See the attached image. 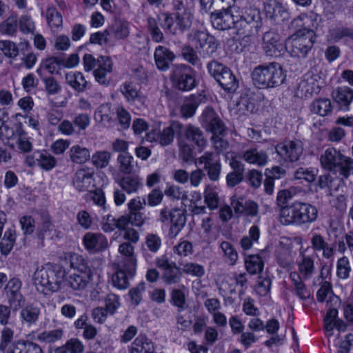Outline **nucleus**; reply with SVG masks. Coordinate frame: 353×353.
<instances>
[{
    "instance_id": "1",
    "label": "nucleus",
    "mask_w": 353,
    "mask_h": 353,
    "mask_svg": "<svg viewBox=\"0 0 353 353\" xmlns=\"http://www.w3.org/2000/svg\"><path fill=\"white\" fill-rule=\"evenodd\" d=\"M206 145L205 133L199 127L191 123L182 124L179 137V156L183 163L190 164L194 161L195 147L202 151Z\"/></svg>"
},
{
    "instance_id": "2",
    "label": "nucleus",
    "mask_w": 353,
    "mask_h": 353,
    "mask_svg": "<svg viewBox=\"0 0 353 353\" xmlns=\"http://www.w3.org/2000/svg\"><path fill=\"white\" fill-rule=\"evenodd\" d=\"M280 220L285 225H301L314 222L318 217L317 208L309 203L295 201L280 210Z\"/></svg>"
},
{
    "instance_id": "3",
    "label": "nucleus",
    "mask_w": 353,
    "mask_h": 353,
    "mask_svg": "<svg viewBox=\"0 0 353 353\" xmlns=\"http://www.w3.org/2000/svg\"><path fill=\"white\" fill-rule=\"evenodd\" d=\"M254 85L260 89L281 85L286 79V72L277 62L264 63L255 67L252 72Z\"/></svg>"
},
{
    "instance_id": "4",
    "label": "nucleus",
    "mask_w": 353,
    "mask_h": 353,
    "mask_svg": "<svg viewBox=\"0 0 353 353\" xmlns=\"http://www.w3.org/2000/svg\"><path fill=\"white\" fill-rule=\"evenodd\" d=\"M65 276V270L57 264L46 263L34 272L33 280L39 292L44 294L57 292Z\"/></svg>"
},
{
    "instance_id": "5",
    "label": "nucleus",
    "mask_w": 353,
    "mask_h": 353,
    "mask_svg": "<svg viewBox=\"0 0 353 353\" xmlns=\"http://www.w3.org/2000/svg\"><path fill=\"white\" fill-rule=\"evenodd\" d=\"M315 39L316 33L313 30H299L285 40V49L292 57L304 59L312 49Z\"/></svg>"
},
{
    "instance_id": "6",
    "label": "nucleus",
    "mask_w": 353,
    "mask_h": 353,
    "mask_svg": "<svg viewBox=\"0 0 353 353\" xmlns=\"http://www.w3.org/2000/svg\"><path fill=\"white\" fill-rule=\"evenodd\" d=\"M201 122L207 130L213 134L212 140L217 152H221L225 150L228 146V143L220 137L225 132V128L223 121L212 108H207L203 110Z\"/></svg>"
},
{
    "instance_id": "7",
    "label": "nucleus",
    "mask_w": 353,
    "mask_h": 353,
    "mask_svg": "<svg viewBox=\"0 0 353 353\" xmlns=\"http://www.w3.org/2000/svg\"><path fill=\"white\" fill-rule=\"evenodd\" d=\"M170 79L174 87L181 91H190L196 86L195 71L186 64L174 65Z\"/></svg>"
},
{
    "instance_id": "8",
    "label": "nucleus",
    "mask_w": 353,
    "mask_h": 353,
    "mask_svg": "<svg viewBox=\"0 0 353 353\" xmlns=\"http://www.w3.org/2000/svg\"><path fill=\"white\" fill-rule=\"evenodd\" d=\"M207 67L210 74L225 91L228 92L236 91L239 87L238 81L228 67L216 61L208 63Z\"/></svg>"
},
{
    "instance_id": "9",
    "label": "nucleus",
    "mask_w": 353,
    "mask_h": 353,
    "mask_svg": "<svg viewBox=\"0 0 353 353\" xmlns=\"http://www.w3.org/2000/svg\"><path fill=\"white\" fill-rule=\"evenodd\" d=\"M188 38L194 43L195 49L200 56L204 59L213 57L219 46L216 39L205 31H195L190 34Z\"/></svg>"
},
{
    "instance_id": "10",
    "label": "nucleus",
    "mask_w": 353,
    "mask_h": 353,
    "mask_svg": "<svg viewBox=\"0 0 353 353\" xmlns=\"http://www.w3.org/2000/svg\"><path fill=\"white\" fill-rule=\"evenodd\" d=\"M22 281L18 277L8 280L4 287V293L10 308L17 311L26 304V298L22 294Z\"/></svg>"
},
{
    "instance_id": "11",
    "label": "nucleus",
    "mask_w": 353,
    "mask_h": 353,
    "mask_svg": "<svg viewBox=\"0 0 353 353\" xmlns=\"http://www.w3.org/2000/svg\"><path fill=\"white\" fill-rule=\"evenodd\" d=\"M275 150L285 161L296 162L303 154V145L299 139H285L275 146Z\"/></svg>"
},
{
    "instance_id": "12",
    "label": "nucleus",
    "mask_w": 353,
    "mask_h": 353,
    "mask_svg": "<svg viewBox=\"0 0 353 353\" xmlns=\"http://www.w3.org/2000/svg\"><path fill=\"white\" fill-rule=\"evenodd\" d=\"M195 164L203 165V170L210 181L219 179L221 164L219 156L212 152H205L200 157L194 159Z\"/></svg>"
},
{
    "instance_id": "13",
    "label": "nucleus",
    "mask_w": 353,
    "mask_h": 353,
    "mask_svg": "<svg viewBox=\"0 0 353 353\" xmlns=\"http://www.w3.org/2000/svg\"><path fill=\"white\" fill-rule=\"evenodd\" d=\"M182 130V123L178 121H172L170 125L159 131L157 134L154 132L148 134V139L150 141L157 140L162 146H168L172 144L176 135L177 145H179V137Z\"/></svg>"
},
{
    "instance_id": "14",
    "label": "nucleus",
    "mask_w": 353,
    "mask_h": 353,
    "mask_svg": "<svg viewBox=\"0 0 353 353\" xmlns=\"http://www.w3.org/2000/svg\"><path fill=\"white\" fill-rule=\"evenodd\" d=\"M262 48L265 54L271 57L281 56L285 50V45L281 43V35L274 30L264 33Z\"/></svg>"
},
{
    "instance_id": "15",
    "label": "nucleus",
    "mask_w": 353,
    "mask_h": 353,
    "mask_svg": "<svg viewBox=\"0 0 353 353\" xmlns=\"http://www.w3.org/2000/svg\"><path fill=\"white\" fill-rule=\"evenodd\" d=\"M210 21L215 29L221 31L230 30L235 24L234 16L231 10L227 8L212 12L210 14Z\"/></svg>"
},
{
    "instance_id": "16",
    "label": "nucleus",
    "mask_w": 353,
    "mask_h": 353,
    "mask_svg": "<svg viewBox=\"0 0 353 353\" xmlns=\"http://www.w3.org/2000/svg\"><path fill=\"white\" fill-rule=\"evenodd\" d=\"M3 129L6 131V138L8 139L16 140L18 148L23 152H29L32 150V143L27 138V134L23 129L21 123H19L15 126V129L12 130L8 125H3Z\"/></svg>"
},
{
    "instance_id": "17",
    "label": "nucleus",
    "mask_w": 353,
    "mask_h": 353,
    "mask_svg": "<svg viewBox=\"0 0 353 353\" xmlns=\"http://www.w3.org/2000/svg\"><path fill=\"white\" fill-rule=\"evenodd\" d=\"M263 10L267 18L279 23L288 19L287 10L276 0H268L264 3Z\"/></svg>"
},
{
    "instance_id": "18",
    "label": "nucleus",
    "mask_w": 353,
    "mask_h": 353,
    "mask_svg": "<svg viewBox=\"0 0 353 353\" xmlns=\"http://www.w3.org/2000/svg\"><path fill=\"white\" fill-rule=\"evenodd\" d=\"M83 242L85 249L92 252L103 251L108 247L107 239L100 233H86L83 238Z\"/></svg>"
},
{
    "instance_id": "19",
    "label": "nucleus",
    "mask_w": 353,
    "mask_h": 353,
    "mask_svg": "<svg viewBox=\"0 0 353 353\" xmlns=\"http://www.w3.org/2000/svg\"><path fill=\"white\" fill-rule=\"evenodd\" d=\"M154 57L157 68L161 71L168 70L176 57L172 51L163 46L156 48Z\"/></svg>"
},
{
    "instance_id": "20",
    "label": "nucleus",
    "mask_w": 353,
    "mask_h": 353,
    "mask_svg": "<svg viewBox=\"0 0 353 353\" xmlns=\"http://www.w3.org/2000/svg\"><path fill=\"white\" fill-rule=\"evenodd\" d=\"M341 158L342 153L339 150L334 148H329L321 154L320 161L324 169L335 174Z\"/></svg>"
},
{
    "instance_id": "21",
    "label": "nucleus",
    "mask_w": 353,
    "mask_h": 353,
    "mask_svg": "<svg viewBox=\"0 0 353 353\" xmlns=\"http://www.w3.org/2000/svg\"><path fill=\"white\" fill-rule=\"evenodd\" d=\"M98 67L94 71L96 81L101 85H108L107 74L112 71V63L109 57L101 56L97 59Z\"/></svg>"
},
{
    "instance_id": "22",
    "label": "nucleus",
    "mask_w": 353,
    "mask_h": 353,
    "mask_svg": "<svg viewBox=\"0 0 353 353\" xmlns=\"http://www.w3.org/2000/svg\"><path fill=\"white\" fill-rule=\"evenodd\" d=\"M240 157L247 163L258 166H264L268 159L266 152L256 148H251L242 152Z\"/></svg>"
},
{
    "instance_id": "23",
    "label": "nucleus",
    "mask_w": 353,
    "mask_h": 353,
    "mask_svg": "<svg viewBox=\"0 0 353 353\" xmlns=\"http://www.w3.org/2000/svg\"><path fill=\"white\" fill-rule=\"evenodd\" d=\"M332 95L341 108L347 109L353 100V90L347 86L338 87L333 90Z\"/></svg>"
},
{
    "instance_id": "24",
    "label": "nucleus",
    "mask_w": 353,
    "mask_h": 353,
    "mask_svg": "<svg viewBox=\"0 0 353 353\" xmlns=\"http://www.w3.org/2000/svg\"><path fill=\"white\" fill-rule=\"evenodd\" d=\"M65 260L69 263L70 267L77 272L92 274L88 261L83 256L70 252L65 255Z\"/></svg>"
},
{
    "instance_id": "25",
    "label": "nucleus",
    "mask_w": 353,
    "mask_h": 353,
    "mask_svg": "<svg viewBox=\"0 0 353 353\" xmlns=\"http://www.w3.org/2000/svg\"><path fill=\"white\" fill-rule=\"evenodd\" d=\"M92 274L74 272L66 279L67 285L73 290H83L92 280Z\"/></svg>"
},
{
    "instance_id": "26",
    "label": "nucleus",
    "mask_w": 353,
    "mask_h": 353,
    "mask_svg": "<svg viewBox=\"0 0 353 353\" xmlns=\"http://www.w3.org/2000/svg\"><path fill=\"white\" fill-rule=\"evenodd\" d=\"M118 183L122 190L129 194L137 193L143 187L141 179L139 176H132L129 174L121 177Z\"/></svg>"
},
{
    "instance_id": "27",
    "label": "nucleus",
    "mask_w": 353,
    "mask_h": 353,
    "mask_svg": "<svg viewBox=\"0 0 353 353\" xmlns=\"http://www.w3.org/2000/svg\"><path fill=\"white\" fill-rule=\"evenodd\" d=\"M316 91L314 79L312 76H304L298 83L295 95L299 98H308Z\"/></svg>"
},
{
    "instance_id": "28",
    "label": "nucleus",
    "mask_w": 353,
    "mask_h": 353,
    "mask_svg": "<svg viewBox=\"0 0 353 353\" xmlns=\"http://www.w3.org/2000/svg\"><path fill=\"white\" fill-rule=\"evenodd\" d=\"M311 245L314 251L323 252V256L329 259L334 254L333 248L327 243L324 237L320 234L315 233L311 238Z\"/></svg>"
},
{
    "instance_id": "29",
    "label": "nucleus",
    "mask_w": 353,
    "mask_h": 353,
    "mask_svg": "<svg viewBox=\"0 0 353 353\" xmlns=\"http://www.w3.org/2000/svg\"><path fill=\"white\" fill-rule=\"evenodd\" d=\"M8 353H43V351L39 345L33 342L19 341L9 347Z\"/></svg>"
},
{
    "instance_id": "30",
    "label": "nucleus",
    "mask_w": 353,
    "mask_h": 353,
    "mask_svg": "<svg viewBox=\"0 0 353 353\" xmlns=\"http://www.w3.org/2000/svg\"><path fill=\"white\" fill-rule=\"evenodd\" d=\"M186 222L185 210L179 208L172 210V219L170 223L172 226L170 234L174 236L181 230Z\"/></svg>"
},
{
    "instance_id": "31",
    "label": "nucleus",
    "mask_w": 353,
    "mask_h": 353,
    "mask_svg": "<svg viewBox=\"0 0 353 353\" xmlns=\"http://www.w3.org/2000/svg\"><path fill=\"white\" fill-rule=\"evenodd\" d=\"M92 183V174L88 171L81 169L76 172L73 184L79 191L88 190L91 187Z\"/></svg>"
},
{
    "instance_id": "32",
    "label": "nucleus",
    "mask_w": 353,
    "mask_h": 353,
    "mask_svg": "<svg viewBox=\"0 0 353 353\" xmlns=\"http://www.w3.org/2000/svg\"><path fill=\"white\" fill-rule=\"evenodd\" d=\"M105 33L117 39H124L130 34L129 23L124 21H116L105 30Z\"/></svg>"
},
{
    "instance_id": "33",
    "label": "nucleus",
    "mask_w": 353,
    "mask_h": 353,
    "mask_svg": "<svg viewBox=\"0 0 353 353\" xmlns=\"http://www.w3.org/2000/svg\"><path fill=\"white\" fill-rule=\"evenodd\" d=\"M65 80L67 83L78 92H84L88 85V82L80 72L67 74Z\"/></svg>"
},
{
    "instance_id": "34",
    "label": "nucleus",
    "mask_w": 353,
    "mask_h": 353,
    "mask_svg": "<svg viewBox=\"0 0 353 353\" xmlns=\"http://www.w3.org/2000/svg\"><path fill=\"white\" fill-rule=\"evenodd\" d=\"M135 270L132 274H129V265L123 269H119L112 276V283L114 287L124 290L129 286V279L134 276Z\"/></svg>"
},
{
    "instance_id": "35",
    "label": "nucleus",
    "mask_w": 353,
    "mask_h": 353,
    "mask_svg": "<svg viewBox=\"0 0 353 353\" xmlns=\"http://www.w3.org/2000/svg\"><path fill=\"white\" fill-rule=\"evenodd\" d=\"M245 267L250 274H257L263 271L264 262L259 254H250L245 258Z\"/></svg>"
},
{
    "instance_id": "36",
    "label": "nucleus",
    "mask_w": 353,
    "mask_h": 353,
    "mask_svg": "<svg viewBox=\"0 0 353 353\" xmlns=\"http://www.w3.org/2000/svg\"><path fill=\"white\" fill-rule=\"evenodd\" d=\"M130 353H154V346L150 339L140 336L132 343Z\"/></svg>"
},
{
    "instance_id": "37",
    "label": "nucleus",
    "mask_w": 353,
    "mask_h": 353,
    "mask_svg": "<svg viewBox=\"0 0 353 353\" xmlns=\"http://www.w3.org/2000/svg\"><path fill=\"white\" fill-rule=\"evenodd\" d=\"M32 157L37 163V165L46 171L52 170L57 165V161L54 157L46 152H35Z\"/></svg>"
},
{
    "instance_id": "38",
    "label": "nucleus",
    "mask_w": 353,
    "mask_h": 353,
    "mask_svg": "<svg viewBox=\"0 0 353 353\" xmlns=\"http://www.w3.org/2000/svg\"><path fill=\"white\" fill-rule=\"evenodd\" d=\"M117 162L118 169L121 173L130 174L134 172V158L128 152L119 154Z\"/></svg>"
},
{
    "instance_id": "39",
    "label": "nucleus",
    "mask_w": 353,
    "mask_h": 353,
    "mask_svg": "<svg viewBox=\"0 0 353 353\" xmlns=\"http://www.w3.org/2000/svg\"><path fill=\"white\" fill-rule=\"evenodd\" d=\"M119 252L121 254L125 256L128 260L129 265V274H132L135 270L137 259L134 255V247L129 242H124L119 247Z\"/></svg>"
},
{
    "instance_id": "40",
    "label": "nucleus",
    "mask_w": 353,
    "mask_h": 353,
    "mask_svg": "<svg viewBox=\"0 0 353 353\" xmlns=\"http://www.w3.org/2000/svg\"><path fill=\"white\" fill-rule=\"evenodd\" d=\"M70 157L72 162L81 164L90 159V152L86 148L76 145L71 148Z\"/></svg>"
},
{
    "instance_id": "41",
    "label": "nucleus",
    "mask_w": 353,
    "mask_h": 353,
    "mask_svg": "<svg viewBox=\"0 0 353 353\" xmlns=\"http://www.w3.org/2000/svg\"><path fill=\"white\" fill-rule=\"evenodd\" d=\"M182 272L176 263L172 264V267L163 272L162 279L167 285H176L181 282Z\"/></svg>"
},
{
    "instance_id": "42",
    "label": "nucleus",
    "mask_w": 353,
    "mask_h": 353,
    "mask_svg": "<svg viewBox=\"0 0 353 353\" xmlns=\"http://www.w3.org/2000/svg\"><path fill=\"white\" fill-rule=\"evenodd\" d=\"M181 56L192 65L197 68H201L202 63L196 50L190 45H185L181 48Z\"/></svg>"
},
{
    "instance_id": "43",
    "label": "nucleus",
    "mask_w": 353,
    "mask_h": 353,
    "mask_svg": "<svg viewBox=\"0 0 353 353\" xmlns=\"http://www.w3.org/2000/svg\"><path fill=\"white\" fill-rule=\"evenodd\" d=\"M241 17L257 30L261 26V17L259 10L250 8L245 10Z\"/></svg>"
},
{
    "instance_id": "44",
    "label": "nucleus",
    "mask_w": 353,
    "mask_h": 353,
    "mask_svg": "<svg viewBox=\"0 0 353 353\" xmlns=\"http://www.w3.org/2000/svg\"><path fill=\"white\" fill-rule=\"evenodd\" d=\"M232 28L236 30V34L239 37H248L256 33L258 30L253 28L248 22L244 20L241 17L235 19V24Z\"/></svg>"
},
{
    "instance_id": "45",
    "label": "nucleus",
    "mask_w": 353,
    "mask_h": 353,
    "mask_svg": "<svg viewBox=\"0 0 353 353\" xmlns=\"http://www.w3.org/2000/svg\"><path fill=\"white\" fill-rule=\"evenodd\" d=\"M39 314V308L31 304L21 307L20 313L23 321L30 325L34 323L38 320Z\"/></svg>"
},
{
    "instance_id": "46",
    "label": "nucleus",
    "mask_w": 353,
    "mask_h": 353,
    "mask_svg": "<svg viewBox=\"0 0 353 353\" xmlns=\"http://www.w3.org/2000/svg\"><path fill=\"white\" fill-rule=\"evenodd\" d=\"M15 239V231L14 230L9 229L5 232L3 237L0 241V250L2 254H8L13 248Z\"/></svg>"
},
{
    "instance_id": "47",
    "label": "nucleus",
    "mask_w": 353,
    "mask_h": 353,
    "mask_svg": "<svg viewBox=\"0 0 353 353\" xmlns=\"http://www.w3.org/2000/svg\"><path fill=\"white\" fill-rule=\"evenodd\" d=\"M313 112L324 117L332 112V103L328 99H320L314 101L311 105Z\"/></svg>"
},
{
    "instance_id": "48",
    "label": "nucleus",
    "mask_w": 353,
    "mask_h": 353,
    "mask_svg": "<svg viewBox=\"0 0 353 353\" xmlns=\"http://www.w3.org/2000/svg\"><path fill=\"white\" fill-rule=\"evenodd\" d=\"M339 168H336L335 174L347 179L351 174H353V159L350 157L345 156L342 154V158L339 162Z\"/></svg>"
},
{
    "instance_id": "49",
    "label": "nucleus",
    "mask_w": 353,
    "mask_h": 353,
    "mask_svg": "<svg viewBox=\"0 0 353 353\" xmlns=\"http://www.w3.org/2000/svg\"><path fill=\"white\" fill-rule=\"evenodd\" d=\"M0 50L3 56L9 59H15L19 52V48L17 44L10 40H0Z\"/></svg>"
},
{
    "instance_id": "50",
    "label": "nucleus",
    "mask_w": 353,
    "mask_h": 353,
    "mask_svg": "<svg viewBox=\"0 0 353 353\" xmlns=\"http://www.w3.org/2000/svg\"><path fill=\"white\" fill-rule=\"evenodd\" d=\"M121 92L128 102L141 101L142 100L139 91L132 83H123L121 87Z\"/></svg>"
},
{
    "instance_id": "51",
    "label": "nucleus",
    "mask_w": 353,
    "mask_h": 353,
    "mask_svg": "<svg viewBox=\"0 0 353 353\" xmlns=\"http://www.w3.org/2000/svg\"><path fill=\"white\" fill-rule=\"evenodd\" d=\"M301 261L298 263L299 270L305 277H310L314 272V260L309 256L301 252Z\"/></svg>"
},
{
    "instance_id": "52",
    "label": "nucleus",
    "mask_w": 353,
    "mask_h": 353,
    "mask_svg": "<svg viewBox=\"0 0 353 353\" xmlns=\"http://www.w3.org/2000/svg\"><path fill=\"white\" fill-rule=\"evenodd\" d=\"M46 20L51 28H58L62 26V15L54 7H49L46 10Z\"/></svg>"
},
{
    "instance_id": "53",
    "label": "nucleus",
    "mask_w": 353,
    "mask_h": 353,
    "mask_svg": "<svg viewBox=\"0 0 353 353\" xmlns=\"http://www.w3.org/2000/svg\"><path fill=\"white\" fill-rule=\"evenodd\" d=\"M63 331L62 329H57L50 331H44L37 336V339L41 342L52 343L62 339Z\"/></svg>"
},
{
    "instance_id": "54",
    "label": "nucleus",
    "mask_w": 353,
    "mask_h": 353,
    "mask_svg": "<svg viewBox=\"0 0 353 353\" xmlns=\"http://www.w3.org/2000/svg\"><path fill=\"white\" fill-rule=\"evenodd\" d=\"M317 174V169L301 167L295 171L294 178L296 179H304L308 183H312L315 181Z\"/></svg>"
},
{
    "instance_id": "55",
    "label": "nucleus",
    "mask_w": 353,
    "mask_h": 353,
    "mask_svg": "<svg viewBox=\"0 0 353 353\" xmlns=\"http://www.w3.org/2000/svg\"><path fill=\"white\" fill-rule=\"evenodd\" d=\"M64 59L57 57H51L46 59L43 63V65L46 70L48 71L51 74H58L61 67H63Z\"/></svg>"
},
{
    "instance_id": "56",
    "label": "nucleus",
    "mask_w": 353,
    "mask_h": 353,
    "mask_svg": "<svg viewBox=\"0 0 353 353\" xmlns=\"http://www.w3.org/2000/svg\"><path fill=\"white\" fill-rule=\"evenodd\" d=\"M192 14L191 11L183 13H175L176 26L181 32L188 30L192 25Z\"/></svg>"
},
{
    "instance_id": "57",
    "label": "nucleus",
    "mask_w": 353,
    "mask_h": 353,
    "mask_svg": "<svg viewBox=\"0 0 353 353\" xmlns=\"http://www.w3.org/2000/svg\"><path fill=\"white\" fill-rule=\"evenodd\" d=\"M224 256L227 258V262L230 265H234L238 259V253L234 246L228 241H223L220 244Z\"/></svg>"
},
{
    "instance_id": "58",
    "label": "nucleus",
    "mask_w": 353,
    "mask_h": 353,
    "mask_svg": "<svg viewBox=\"0 0 353 353\" xmlns=\"http://www.w3.org/2000/svg\"><path fill=\"white\" fill-rule=\"evenodd\" d=\"M111 159V154L107 151L97 152L92 156V164L97 168H103L108 166Z\"/></svg>"
},
{
    "instance_id": "59",
    "label": "nucleus",
    "mask_w": 353,
    "mask_h": 353,
    "mask_svg": "<svg viewBox=\"0 0 353 353\" xmlns=\"http://www.w3.org/2000/svg\"><path fill=\"white\" fill-rule=\"evenodd\" d=\"M17 29V19L12 16L0 23V32L9 36H12Z\"/></svg>"
},
{
    "instance_id": "60",
    "label": "nucleus",
    "mask_w": 353,
    "mask_h": 353,
    "mask_svg": "<svg viewBox=\"0 0 353 353\" xmlns=\"http://www.w3.org/2000/svg\"><path fill=\"white\" fill-rule=\"evenodd\" d=\"M297 192L298 188L294 187L290 188L288 190H280L277 193L276 202L278 205L281 207V209L283 207H285V205L288 202V201L292 199Z\"/></svg>"
},
{
    "instance_id": "61",
    "label": "nucleus",
    "mask_w": 353,
    "mask_h": 353,
    "mask_svg": "<svg viewBox=\"0 0 353 353\" xmlns=\"http://www.w3.org/2000/svg\"><path fill=\"white\" fill-rule=\"evenodd\" d=\"M183 272L196 277H201L205 274V269L203 265L195 263H187L183 265Z\"/></svg>"
},
{
    "instance_id": "62",
    "label": "nucleus",
    "mask_w": 353,
    "mask_h": 353,
    "mask_svg": "<svg viewBox=\"0 0 353 353\" xmlns=\"http://www.w3.org/2000/svg\"><path fill=\"white\" fill-rule=\"evenodd\" d=\"M104 301L105 303L104 308L110 314H114L120 306L119 296L114 294H107Z\"/></svg>"
},
{
    "instance_id": "63",
    "label": "nucleus",
    "mask_w": 353,
    "mask_h": 353,
    "mask_svg": "<svg viewBox=\"0 0 353 353\" xmlns=\"http://www.w3.org/2000/svg\"><path fill=\"white\" fill-rule=\"evenodd\" d=\"M205 202L211 210L216 209L219 206V196L216 191L208 187L204 192Z\"/></svg>"
},
{
    "instance_id": "64",
    "label": "nucleus",
    "mask_w": 353,
    "mask_h": 353,
    "mask_svg": "<svg viewBox=\"0 0 353 353\" xmlns=\"http://www.w3.org/2000/svg\"><path fill=\"white\" fill-rule=\"evenodd\" d=\"M45 90L49 95H54L61 90V86L53 77H44Z\"/></svg>"
}]
</instances>
